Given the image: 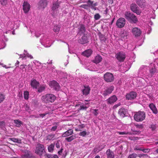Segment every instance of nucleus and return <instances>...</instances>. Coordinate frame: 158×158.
Segmentation results:
<instances>
[{
  "mask_svg": "<svg viewBox=\"0 0 158 158\" xmlns=\"http://www.w3.org/2000/svg\"><path fill=\"white\" fill-rule=\"evenodd\" d=\"M56 97L52 94H47L43 96L41 100L45 103H50L53 102L56 99Z\"/></svg>",
  "mask_w": 158,
  "mask_h": 158,
  "instance_id": "obj_1",
  "label": "nucleus"
},
{
  "mask_svg": "<svg viewBox=\"0 0 158 158\" xmlns=\"http://www.w3.org/2000/svg\"><path fill=\"white\" fill-rule=\"evenodd\" d=\"M125 17L128 21L131 23H136L138 22V19L136 16L130 12H125Z\"/></svg>",
  "mask_w": 158,
  "mask_h": 158,
  "instance_id": "obj_2",
  "label": "nucleus"
},
{
  "mask_svg": "<svg viewBox=\"0 0 158 158\" xmlns=\"http://www.w3.org/2000/svg\"><path fill=\"white\" fill-rule=\"evenodd\" d=\"M146 117L145 113L143 111H139L135 113L134 119L137 122H141Z\"/></svg>",
  "mask_w": 158,
  "mask_h": 158,
  "instance_id": "obj_3",
  "label": "nucleus"
},
{
  "mask_svg": "<svg viewBox=\"0 0 158 158\" xmlns=\"http://www.w3.org/2000/svg\"><path fill=\"white\" fill-rule=\"evenodd\" d=\"M104 80L107 82H111L114 80L113 74L107 72L103 76Z\"/></svg>",
  "mask_w": 158,
  "mask_h": 158,
  "instance_id": "obj_4",
  "label": "nucleus"
},
{
  "mask_svg": "<svg viewBox=\"0 0 158 158\" xmlns=\"http://www.w3.org/2000/svg\"><path fill=\"white\" fill-rule=\"evenodd\" d=\"M59 7V3L58 2H56L53 4L51 8L52 15L53 16H55L58 13V9Z\"/></svg>",
  "mask_w": 158,
  "mask_h": 158,
  "instance_id": "obj_5",
  "label": "nucleus"
},
{
  "mask_svg": "<svg viewBox=\"0 0 158 158\" xmlns=\"http://www.w3.org/2000/svg\"><path fill=\"white\" fill-rule=\"evenodd\" d=\"M130 9L133 12L136 13L137 15H139L142 13L141 10L135 4H132L130 6Z\"/></svg>",
  "mask_w": 158,
  "mask_h": 158,
  "instance_id": "obj_6",
  "label": "nucleus"
},
{
  "mask_svg": "<svg viewBox=\"0 0 158 158\" xmlns=\"http://www.w3.org/2000/svg\"><path fill=\"white\" fill-rule=\"evenodd\" d=\"M150 74L149 76L151 77L157 73V70L155 68V65L153 63H151L150 65Z\"/></svg>",
  "mask_w": 158,
  "mask_h": 158,
  "instance_id": "obj_7",
  "label": "nucleus"
},
{
  "mask_svg": "<svg viewBox=\"0 0 158 158\" xmlns=\"http://www.w3.org/2000/svg\"><path fill=\"white\" fill-rule=\"evenodd\" d=\"M126 23V20L123 18H120L117 21L116 25L118 28L123 27Z\"/></svg>",
  "mask_w": 158,
  "mask_h": 158,
  "instance_id": "obj_8",
  "label": "nucleus"
},
{
  "mask_svg": "<svg viewBox=\"0 0 158 158\" xmlns=\"http://www.w3.org/2000/svg\"><path fill=\"white\" fill-rule=\"evenodd\" d=\"M44 148L43 145L41 144L38 145L36 147L35 152L38 154L41 155L44 152Z\"/></svg>",
  "mask_w": 158,
  "mask_h": 158,
  "instance_id": "obj_9",
  "label": "nucleus"
},
{
  "mask_svg": "<svg viewBox=\"0 0 158 158\" xmlns=\"http://www.w3.org/2000/svg\"><path fill=\"white\" fill-rule=\"evenodd\" d=\"M116 57L119 61H123L126 58V54L123 52H120L116 54Z\"/></svg>",
  "mask_w": 158,
  "mask_h": 158,
  "instance_id": "obj_10",
  "label": "nucleus"
},
{
  "mask_svg": "<svg viewBox=\"0 0 158 158\" xmlns=\"http://www.w3.org/2000/svg\"><path fill=\"white\" fill-rule=\"evenodd\" d=\"M49 86L52 88H53L56 90H59L60 87L58 83L55 81H51L49 83Z\"/></svg>",
  "mask_w": 158,
  "mask_h": 158,
  "instance_id": "obj_11",
  "label": "nucleus"
},
{
  "mask_svg": "<svg viewBox=\"0 0 158 158\" xmlns=\"http://www.w3.org/2000/svg\"><path fill=\"white\" fill-rule=\"evenodd\" d=\"M94 2L93 1L90 0H88L86 2L88 7H90L92 9L96 10H97V7L95 6L98 5V3H94Z\"/></svg>",
  "mask_w": 158,
  "mask_h": 158,
  "instance_id": "obj_12",
  "label": "nucleus"
},
{
  "mask_svg": "<svg viewBox=\"0 0 158 158\" xmlns=\"http://www.w3.org/2000/svg\"><path fill=\"white\" fill-rule=\"evenodd\" d=\"M137 94L136 92H131L127 94L126 98L128 100H132L135 98Z\"/></svg>",
  "mask_w": 158,
  "mask_h": 158,
  "instance_id": "obj_13",
  "label": "nucleus"
},
{
  "mask_svg": "<svg viewBox=\"0 0 158 158\" xmlns=\"http://www.w3.org/2000/svg\"><path fill=\"white\" fill-rule=\"evenodd\" d=\"M114 89V86H112L107 87L103 91L102 95L104 96L110 94Z\"/></svg>",
  "mask_w": 158,
  "mask_h": 158,
  "instance_id": "obj_14",
  "label": "nucleus"
},
{
  "mask_svg": "<svg viewBox=\"0 0 158 158\" xmlns=\"http://www.w3.org/2000/svg\"><path fill=\"white\" fill-rule=\"evenodd\" d=\"M23 10L25 13H27L30 8V4L27 2L24 1L23 5Z\"/></svg>",
  "mask_w": 158,
  "mask_h": 158,
  "instance_id": "obj_15",
  "label": "nucleus"
},
{
  "mask_svg": "<svg viewBox=\"0 0 158 158\" xmlns=\"http://www.w3.org/2000/svg\"><path fill=\"white\" fill-rule=\"evenodd\" d=\"M39 82L37 81L35 79H32L31 80L30 85L31 87L33 89H37L39 86Z\"/></svg>",
  "mask_w": 158,
  "mask_h": 158,
  "instance_id": "obj_16",
  "label": "nucleus"
},
{
  "mask_svg": "<svg viewBox=\"0 0 158 158\" xmlns=\"http://www.w3.org/2000/svg\"><path fill=\"white\" fill-rule=\"evenodd\" d=\"M132 32L135 36H139L141 33L140 29L136 27L133 28L132 29Z\"/></svg>",
  "mask_w": 158,
  "mask_h": 158,
  "instance_id": "obj_17",
  "label": "nucleus"
},
{
  "mask_svg": "<svg viewBox=\"0 0 158 158\" xmlns=\"http://www.w3.org/2000/svg\"><path fill=\"white\" fill-rule=\"evenodd\" d=\"M73 131L72 129L68 130L65 132L63 133L62 135V137H65L71 135L73 134Z\"/></svg>",
  "mask_w": 158,
  "mask_h": 158,
  "instance_id": "obj_18",
  "label": "nucleus"
},
{
  "mask_svg": "<svg viewBox=\"0 0 158 158\" xmlns=\"http://www.w3.org/2000/svg\"><path fill=\"white\" fill-rule=\"evenodd\" d=\"M136 3L141 8H144L146 4L145 0H136Z\"/></svg>",
  "mask_w": 158,
  "mask_h": 158,
  "instance_id": "obj_19",
  "label": "nucleus"
},
{
  "mask_svg": "<svg viewBox=\"0 0 158 158\" xmlns=\"http://www.w3.org/2000/svg\"><path fill=\"white\" fill-rule=\"evenodd\" d=\"M78 42L82 44L87 43L88 42L87 37L84 35V36L79 40Z\"/></svg>",
  "mask_w": 158,
  "mask_h": 158,
  "instance_id": "obj_20",
  "label": "nucleus"
},
{
  "mask_svg": "<svg viewBox=\"0 0 158 158\" xmlns=\"http://www.w3.org/2000/svg\"><path fill=\"white\" fill-rule=\"evenodd\" d=\"M39 8L44 9L47 5V0H41L39 3Z\"/></svg>",
  "mask_w": 158,
  "mask_h": 158,
  "instance_id": "obj_21",
  "label": "nucleus"
},
{
  "mask_svg": "<svg viewBox=\"0 0 158 158\" xmlns=\"http://www.w3.org/2000/svg\"><path fill=\"white\" fill-rule=\"evenodd\" d=\"M117 100V97L115 95H113L107 100L108 104H112L114 103Z\"/></svg>",
  "mask_w": 158,
  "mask_h": 158,
  "instance_id": "obj_22",
  "label": "nucleus"
},
{
  "mask_svg": "<svg viewBox=\"0 0 158 158\" xmlns=\"http://www.w3.org/2000/svg\"><path fill=\"white\" fill-rule=\"evenodd\" d=\"M127 110L123 108H121L118 111V113L122 117H124L127 113Z\"/></svg>",
  "mask_w": 158,
  "mask_h": 158,
  "instance_id": "obj_23",
  "label": "nucleus"
},
{
  "mask_svg": "<svg viewBox=\"0 0 158 158\" xmlns=\"http://www.w3.org/2000/svg\"><path fill=\"white\" fill-rule=\"evenodd\" d=\"M149 106L154 114H157L158 110L156 106L154 104L152 103L150 104L149 105Z\"/></svg>",
  "mask_w": 158,
  "mask_h": 158,
  "instance_id": "obj_24",
  "label": "nucleus"
},
{
  "mask_svg": "<svg viewBox=\"0 0 158 158\" xmlns=\"http://www.w3.org/2000/svg\"><path fill=\"white\" fill-rule=\"evenodd\" d=\"M78 34L80 35L84 34L85 31V27L83 25H80L78 28Z\"/></svg>",
  "mask_w": 158,
  "mask_h": 158,
  "instance_id": "obj_25",
  "label": "nucleus"
},
{
  "mask_svg": "<svg viewBox=\"0 0 158 158\" xmlns=\"http://www.w3.org/2000/svg\"><path fill=\"white\" fill-rule=\"evenodd\" d=\"M92 52V50L90 49H89L82 52V54L85 56L88 57L91 55Z\"/></svg>",
  "mask_w": 158,
  "mask_h": 158,
  "instance_id": "obj_26",
  "label": "nucleus"
},
{
  "mask_svg": "<svg viewBox=\"0 0 158 158\" xmlns=\"http://www.w3.org/2000/svg\"><path fill=\"white\" fill-rule=\"evenodd\" d=\"M107 158H114V153L110 149H108L106 152Z\"/></svg>",
  "mask_w": 158,
  "mask_h": 158,
  "instance_id": "obj_27",
  "label": "nucleus"
},
{
  "mask_svg": "<svg viewBox=\"0 0 158 158\" xmlns=\"http://www.w3.org/2000/svg\"><path fill=\"white\" fill-rule=\"evenodd\" d=\"M90 87L88 86H84V89L83 90V94L85 95H88L89 93Z\"/></svg>",
  "mask_w": 158,
  "mask_h": 158,
  "instance_id": "obj_28",
  "label": "nucleus"
},
{
  "mask_svg": "<svg viewBox=\"0 0 158 158\" xmlns=\"http://www.w3.org/2000/svg\"><path fill=\"white\" fill-rule=\"evenodd\" d=\"M128 33L126 31H124L120 35V38L122 40H125L127 38Z\"/></svg>",
  "mask_w": 158,
  "mask_h": 158,
  "instance_id": "obj_29",
  "label": "nucleus"
},
{
  "mask_svg": "<svg viewBox=\"0 0 158 158\" xmlns=\"http://www.w3.org/2000/svg\"><path fill=\"white\" fill-rule=\"evenodd\" d=\"M30 152L28 151H25L24 154L22 155L21 157L22 158H28L31 156Z\"/></svg>",
  "mask_w": 158,
  "mask_h": 158,
  "instance_id": "obj_30",
  "label": "nucleus"
},
{
  "mask_svg": "<svg viewBox=\"0 0 158 158\" xmlns=\"http://www.w3.org/2000/svg\"><path fill=\"white\" fill-rule=\"evenodd\" d=\"M102 57L100 55H98L95 57V59L94 60V62L96 64H98L102 61Z\"/></svg>",
  "mask_w": 158,
  "mask_h": 158,
  "instance_id": "obj_31",
  "label": "nucleus"
},
{
  "mask_svg": "<svg viewBox=\"0 0 158 158\" xmlns=\"http://www.w3.org/2000/svg\"><path fill=\"white\" fill-rule=\"evenodd\" d=\"M105 146V145H103L101 148L100 147L98 146L94 148L93 150V151L95 153H98L101 151L102 149L104 148Z\"/></svg>",
  "mask_w": 158,
  "mask_h": 158,
  "instance_id": "obj_32",
  "label": "nucleus"
},
{
  "mask_svg": "<svg viewBox=\"0 0 158 158\" xmlns=\"http://www.w3.org/2000/svg\"><path fill=\"white\" fill-rule=\"evenodd\" d=\"M48 37L47 35H45L44 37L42 38L40 40V42L43 45H45V43L46 42V41H47V40L48 39Z\"/></svg>",
  "mask_w": 158,
  "mask_h": 158,
  "instance_id": "obj_33",
  "label": "nucleus"
},
{
  "mask_svg": "<svg viewBox=\"0 0 158 158\" xmlns=\"http://www.w3.org/2000/svg\"><path fill=\"white\" fill-rule=\"evenodd\" d=\"M76 135H72L65 138V140L68 142H70L76 138Z\"/></svg>",
  "mask_w": 158,
  "mask_h": 158,
  "instance_id": "obj_34",
  "label": "nucleus"
},
{
  "mask_svg": "<svg viewBox=\"0 0 158 158\" xmlns=\"http://www.w3.org/2000/svg\"><path fill=\"white\" fill-rule=\"evenodd\" d=\"M26 56H27L28 58H30L31 59L33 58V56L31 55H30L28 53H27V52L25 51V50L23 55L21 56V57H25Z\"/></svg>",
  "mask_w": 158,
  "mask_h": 158,
  "instance_id": "obj_35",
  "label": "nucleus"
},
{
  "mask_svg": "<svg viewBox=\"0 0 158 158\" xmlns=\"http://www.w3.org/2000/svg\"><path fill=\"white\" fill-rule=\"evenodd\" d=\"M14 122L16 126L18 127H20L22 123V121L19 120H14Z\"/></svg>",
  "mask_w": 158,
  "mask_h": 158,
  "instance_id": "obj_36",
  "label": "nucleus"
},
{
  "mask_svg": "<svg viewBox=\"0 0 158 158\" xmlns=\"http://www.w3.org/2000/svg\"><path fill=\"white\" fill-rule=\"evenodd\" d=\"M54 144H50L48 147V151L50 152H52L54 148Z\"/></svg>",
  "mask_w": 158,
  "mask_h": 158,
  "instance_id": "obj_37",
  "label": "nucleus"
},
{
  "mask_svg": "<svg viewBox=\"0 0 158 158\" xmlns=\"http://www.w3.org/2000/svg\"><path fill=\"white\" fill-rule=\"evenodd\" d=\"M29 95V93L27 91L24 92V97L25 99L27 100L28 99Z\"/></svg>",
  "mask_w": 158,
  "mask_h": 158,
  "instance_id": "obj_38",
  "label": "nucleus"
},
{
  "mask_svg": "<svg viewBox=\"0 0 158 158\" xmlns=\"http://www.w3.org/2000/svg\"><path fill=\"white\" fill-rule=\"evenodd\" d=\"M100 40L102 41L105 42L106 40V38L104 35L102 34H100L99 35Z\"/></svg>",
  "mask_w": 158,
  "mask_h": 158,
  "instance_id": "obj_39",
  "label": "nucleus"
},
{
  "mask_svg": "<svg viewBox=\"0 0 158 158\" xmlns=\"http://www.w3.org/2000/svg\"><path fill=\"white\" fill-rule=\"evenodd\" d=\"M88 106H86L84 105H81L80 106L79 110H86L87 108H88Z\"/></svg>",
  "mask_w": 158,
  "mask_h": 158,
  "instance_id": "obj_40",
  "label": "nucleus"
},
{
  "mask_svg": "<svg viewBox=\"0 0 158 158\" xmlns=\"http://www.w3.org/2000/svg\"><path fill=\"white\" fill-rule=\"evenodd\" d=\"M60 28V27L59 26H54L53 28V30L55 32H58Z\"/></svg>",
  "mask_w": 158,
  "mask_h": 158,
  "instance_id": "obj_41",
  "label": "nucleus"
},
{
  "mask_svg": "<svg viewBox=\"0 0 158 158\" xmlns=\"http://www.w3.org/2000/svg\"><path fill=\"white\" fill-rule=\"evenodd\" d=\"M48 158H58V156L56 155H51L48 154L47 155Z\"/></svg>",
  "mask_w": 158,
  "mask_h": 158,
  "instance_id": "obj_42",
  "label": "nucleus"
},
{
  "mask_svg": "<svg viewBox=\"0 0 158 158\" xmlns=\"http://www.w3.org/2000/svg\"><path fill=\"white\" fill-rule=\"evenodd\" d=\"M45 89V87L43 85L40 86L39 88H38V92L40 93L44 91Z\"/></svg>",
  "mask_w": 158,
  "mask_h": 158,
  "instance_id": "obj_43",
  "label": "nucleus"
},
{
  "mask_svg": "<svg viewBox=\"0 0 158 158\" xmlns=\"http://www.w3.org/2000/svg\"><path fill=\"white\" fill-rule=\"evenodd\" d=\"M143 148L140 145H136L134 148V150L142 151Z\"/></svg>",
  "mask_w": 158,
  "mask_h": 158,
  "instance_id": "obj_44",
  "label": "nucleus"
},
{
  "mask_svg": "<svg viewBox=\"0 0 158 158\" xmlns=\"http://www.w3.org/2000/svg\"><path fill=\"white\" fill-rule=\"evenodd\" d=\"M51 45L50 43L49 40L48 39L47 41H46L45 43V45H44L46 47H50Z\"/></svg>",
  "mask_w": 158,
  "mask_h": 158,
  "instance_id": "obj_45",
  "label": "nucleus"
},
{
  "mask_svg": "<svg viewBox=\"0 0 158 158\" xmlns=\"http://www.w3.org/2000/svg\"><path fill=\"white\" fill-rule=\"evenodd\" d=\"M137 156V155L135 153H132L127 158H136Z\"/></svg>",
  "mask_w": 158,
  "mask_h": 158,
  "instance_id": "obj_46",
  "label": "nucleus"
},
{
  "mask_svg": "<svg viewBox=\"0 0 158 158\" xmlns=\"http://www.w3.org/2000/svg\"><path fill=\"white\" fill-rule=\"evenodd\" d=\"M10 139L14 142L19 143L20 140L18 139H16L14 138H11Z\"/></svg>",
  "mask_w": 158,
  "mask_h": 158,
  "instance_id": "obj_47",
  "label": "nucleus"
},
{
  "mask_svg": "<svg viewBox=\"0 0 158 158\" xmlns=\"http://www.w3.org/2000/svg\"><path fill=\"white\" fill-rule=\"evenodd\" d=\"M118 133L119 134L121 135H127V134H131V133L129 132H126L125 131L123 132H118Z\"/></svg>",
  "mask_w": 158,
  "mask_h": 158,
  "instance_id": "obj_48",
  "label": "nucleus"
},
{
  "mask_svg": "<svg viewBox=\"0 0 158 158\" xmlns=\"http://www.w3.org/2000/svg\"><path fill=\"white\" fill-rule=\"evenodd\" d=\"M101 18V16L99 14H96L94 16V18L95 20H98Z\"/></svg>",
  "mask_w": 158,
  "mask_h": 158,
  "instance_id": "obj_49",
  "label": "nucleus"
},
{
  "mask_svg": "<svg viewBox=\"0 0 158 158\" xmlns=\"http://www.w3.org/2000/svg\"><path fill=\"white\" fill-rule=\"evenodd\" d=\"M5 96L2 94H0V103L2 102L5 99Z\"/></svg>",
  "mask_w": 158,
  "mask_h": 158,
  "instance_id": "obj_50",
  "label": "nucleus"
},
{
  "mask_svg": "<svg viewBox=\"0 0 158 158\" xmlns=\"http://www.w3.org/2000/svg\"><path fill=\"white\" fill-rule=\"evenodd\" d=\"M0 2L2 5L3 6L5 5L7 3L6 0H0Z\"/></svg>",
  "mask_w": 158,
  "mask_h": 158,
  "instance_id": "obj_51",
  "label": "nucleus"
},
{
  "mask_svg": "<svg viewBox=\"0 0 158 158\" xmlns=\"http://www.w3.org/2000/svg\"><path fill=\"white\" fill-rule=\"evenodd\" d=\"M150 127L152 129V131H155L156 128V125L152 124L150 126Z\"/></svg>",
  "mask_w": 158,
  "mask_h": 158,
  "instance_id": "obj_52",
  "label": "nucleus"
},
{
  "mask_svg": "<svg viewBox=\"0 0 158 158\" xmlns=\"http://www.w3.org/2000/svg\"><path fill=\"white\" fill-rule=\"evenodd\" d=\"M86 135V132L85 131H83L79 133L80 135L84 137Z\"/></svg>",
  "mask_w": 158,
  "mask_h": 158,
  "instance_id": "obj_53",
  "label": "nucleus"
},
{
  "mask_svg": "<svg viewBox=\"0 0 158 158\" xmlns=\"http://www.w3.org/2000/svg\"><path fill=\"white\" fill-rule=\"evenodd\" d=\"M142 151L144 153H147L149 152L150 149L149 148L144 149L143 148Z\"/></svg>",
  "mask_w": 158,
  "mask_h": 158,
  "instance_id": "obj_54",
  "label": "nucleus"
},
{
  "mask_svg": "<svg viewBox=\"0 0 158 158\" xmlns=\"http://www.w3.org/2000/svg\"><path fill=\"white\" fill-rule=\"evenodd\" d=\"M81 7H82V8H84L86 9H88V6L87 5V4H83L81 5L80 6Z\"/></svg>",
  "mask_w": 158,
  "mask_h": 158,
  "instance_id": "obj_55",
  "label": "nucleus"
},
{
  "mask_svg": "<svg viewBox=\"0 0 158 158\" xmlns=\"http://www.w3.org/2000/svg\"><path fill=\"white\" fill-rule=\"evenodd\" d=\"M24 108H25V110H26L28 111H29V107L27 104L25 105H24Z\"/></svg>",
  "mask_w": 158,
  "mask_h": 158,
  "instance_id": "obj_56",
  "label": "nucleus"
},
{
  "mask_svg": "<svg viewBox=\"0 0 158 158\" xmlns=\"http://www.w3.org/2000/svg\"><path fill=\"white\" fill-rule=\"evenodd\" d=\"M94 111L93 112V114L95 116H97L98 114V110L94 109L93 110Z\"/></svg>",
  "mask_w": 158,
  "mask_h": 158,
  "instance_id": "obj_57",
  "label": "nucleus"
},
{
  "mask_svg": "<svg viewBox=\"0 0 158 158\" xmlns=\"http://www.w3.org/2000/svg\"><path fill=\"white\" fill-rule=\"evenodd\" d=\"M60 142L59 141H57L56 144V146L57 148H60Z\"/></svg>",
  "mask_w": 158,
  "mask_h": 158,
  "instance_id": "obj_58",
  "label": "nucleus"
},
{
  "mask_svg": "<svg viewBox=\"0 0 158 158\" xmlns=\"http://www.w3.org/2000/svg\"><path fill=\"white\" fill-rule=\"evenodd\" d=\"M146 68H147L146 66H142V67H141L140 68L139 70V72H140V71H141V70H142V71H143V72L145 70V69H146Z\"/></svg>",
  "mask_w": 158,
  "mask_h": 158,
  "instance_id": "obj_59",
  "label": "nucleus"
},
{
  "mask_svg": "<svg viewBox=\"0 0 158 158\" xmlns=\"http://www.w3.org/2000/svg\"><path fill=\"white\" fill-rule=\"evenodd\" d=\"M57 128V126H54L51 128V131H55Z\"/></svg>",
  "mask_w": 158,
  "mask_h": 158,
  "instance_id": "obj_60",
  "label": "nucleus"
},
{
  "mask_svg": "<svg viewBox=\"0 0 158 158\" xmlns=\"http://www.w3.org/2000/svg\"><path fill=\"white\" fill-rule=\"evenodd\" d=\"M135 127L137 128L142 129V126L141 125L137 124L135 125Z\"/></svg>",
  "mask_w": 158,
  "mask_h": 158,
  "instance_id": "obj_61",
  "label": "nucleus"
},
{
  "mask_svg": "<svg viewBox=\"0 0 158 158\" xmlns=\"http://www.w3.org/2000/svg\"><path fill=\"white\" fill-rule=\"evenodd\" d=\"M63 150V149L61 148L60 150L58 152V153L59 156L61 155L62 153Z\"/></svg>",
  "mask_w": 158,
  "mask_h": 158,
  "instance_id": "obj_62",
  "label": "nucleus"
},
{
  "mask_svg": "<svg viewBox=\"0 0 158 158\" xmlns=\"http://www.w3.org/2000/svg\"><path fill=\"white\" fill-rule=\"evenodd\" d=\"M48 114V113H45L44 114H40L39 115H40V116L41 117L43 118Z\"/></svg>",
  "mask_w": 158,
  "mask_h": 158,
  "instance_id": "obj_63",
  "label": "nucleus"
},
{
  "mask_svg": "<svg viewBox=\"0 0 158 158\" xmlns=\"http://www.w3.org/2000/svg\"><path fill=\"white\" fill-rule=\"evenodd\" d=\"M26 66V65H25L24 64H22L20 66L21 68H22L23 69L25 68Z\"/></svg>",
  "mask_w": 158,
  "mask_h": 158,
  "instance_id": "obj_64",
  "label": "nucleus"
}]
</instances>
